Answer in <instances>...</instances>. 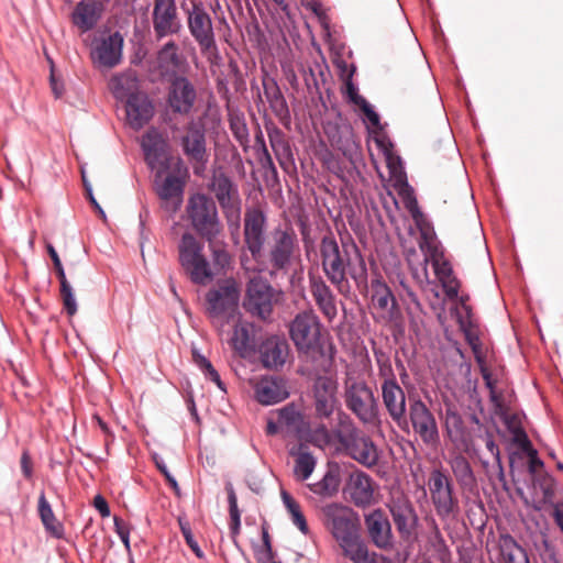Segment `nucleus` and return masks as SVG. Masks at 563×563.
I'll return each instance as SVG.
<instances>
[{
	"mask_svg": "<svg viewBox=\"0 0 563 563\" xmlns=\"http://www.w3.org/2000/svg\"><path fill=\"white\" fill-rule=\"evenodd\" d=\"M142 148L145 161L151 169H166L169 161L166 148L167 143L156 129H150L142 137Z\"/></svg>",
	"mask_w": 563,
	"mask_h": 563,
	"instance_id": "obj_24",
	"label": "nucleus"
},
{
	"mask_svg": "<svg viewBox=\"0 0 563 563\" xmlns=\"http://www.w3.org/2000/svg\"><path fill=\"white\" fill-rule=\"evenodd\" d=\"M183 152L192 165L195 175L200 176L208 162L206 132L202 124L190 121L181 137Z\"/></svg>",
	"mask_w": 563,
	"mask_h": 563,
	"instance_id": "obj_16",
	"label": "nucleus"
},
{
	"mask_svg": "<svg viewBox=\"0 0 563 563\" xmlns=\"http://www.w3.org/2000/svg\"><path fill=\"white\" fill-rule=\"evenodd\" d=\"M269 144L273 151L288 143L285 133L277 126H266Z\"/></svg>",
	"mask_w": 563,
	"mask_h": 563,
	"instance_id": "obj_56",
	"label": "nucleus"
},
{
	"mask_svg": "<svg viewBox=\"0 0 563 563\" xmlns=\"http://www.w3.org/2000/svg\"><path fill=\"white\" fill-rule=\"evenodd\" d=\"M338 380L333 376L317 375L311 386L312 418L314 422L329 423L336 416L340 426L341 402L338 396Z\"/></svg>",
	"mask_w": 563,
	"mask_h": 563,
	"instance_id": "obj_7",
	"label": "nucleus"
},
{
	"mask_svg": "<svg viewBox=\"0 0 563 563\" xmlns=\"http://www.w3.org/2000/svg\"><path fill=\"white\" fill-rule=\"evenodd\" d=\"M309 290L319 310L332 321L338 314V309L335 295L330 286L321 276L309 275Z\"/></svg>",
	"mask_w": 563,
	"mask_h": 563,
	"instance_id": "obj_28",
	"label": "nucleus"
},
{
	"mask_svg": "<svg viewBox=\"0 0 563 563\" xmlns=\"http://www.w3.org/2000/svg\"><path fill=\"white\" fill-rule=\"evenodd\" d=\"M276 419L269 418L266 424V433L268 435L283 434V437H297L306 440L307 430L310 426L316 424L313 420L306 422L305 415L294 402L275 411Z\"/></svg>",
	"mask_w": 563,
	"mask_h": 563,
	"instance_id": "obj_11",
	"label": "nucleus"
},
{
	"mask_svg": "<svg viewBox=\"0 0 563 563\" xmlns=\"http://www.w3.org/2000/svg\"><path fill=\"white\" fill-rule=\"evenodd\" d=\"M382 398L390 418L398 424L406 418V395L398 383L382 384Z\"/></svg>",
	"mask_w": 563,
	"mask_h": 563,
	"instance_id": "obj_31",
	"label": "nucleus"
},
{
	"mask_svg": "<svg viewBox=\"0 0 563 563\" xmlns=\"http://www.w3.org/2000/svg\"><path fill=\"white\" fill-rule=\"evenodd\" d=\"M55 273L58 277L60 288H59V295L62 302L64 305V308L68 316H74L77 312V303L75 300V296L73 292V288L66 277L65 271L63 265L55 267Z\"/></svg>",
	"mask_w": 563,
	"mask_h": 563,
	"instance_id": "obj_47",
	"label": "nucleus"
},
{
	"mask_svg": "<svg viewBox=\"0 0 563 563\" xmlns=\"http://www.w3.org/2000/svg\"><path fill=\"white\" fill-rule=\"evenodd\" d=\"M405 205H406V208L408 209V211L410 212L411 217L416 221L417 225L424 222V220L422 219V212L420 211V209L418 207V202H417L416 198L408 197L405 200Z\"/></svg>",
	"mask_w": 563,
	"mask_h": 563,
	"instance_id": "obj_62",
	"label": "nucleus"
},
{
	"mask_svg": "<svg viewBox=\"0 0 563 563\" xmlns=\"http://www.w3.org/2000/svg\"><path fill=\"white\" fill-rule=\"evenodd\" d=\"M253 387L256 400L265 406L283 401L289 396L286 380L282 377L264 376Z\"/></svg>",
	"mask_w": 563,
	"mask_h": 563,
	"instance_id": "obj_26",
	"label": "nucleus"
},
{
	"mask_svg": "<svg viewBox=\"0 0 563 563\" xmlns=\"http://www.w3.org/2000/svg\"><path fill=\"white\" fill-rule=\"evenodd\" d=\"M346 93L350 101L360 107L364 115L374 126L379 125V115L374 111L373 107L367 102V100L358 95L357 88L352 81L346 82Z\"/></svg>",
	"mask_w": 563,
	"mask_h": 563,
	"instance_id": "obj_48",
	"label": "nucleus"
},
{
	"mask_svg": "<svg viewBox=\"0 0 563 563\" xmlns=\"http://www.w3.org/2000/svg\"><path fill=\"white\" fill-rule=\"evenodd\" d=\"M298 249L297 235L292 228H275L271 233L267 249L263 246L260 258H253L258 272H267L269 276L287 273Z\"/></svg>",
	"mask_w": 563,
	"mask_h": 563,
	"instance_id": "obj_3",
	"label": "nucleus"
},
{
	"mask_svg": "<svg viewBox=\"0 0 563 563\" xmlns=\"http://www.w3.org/2000/svg\"><path fill=\"white\" fill-rule=\"evenodd\" d=\"M289 335L299 353L308 355L318 351L321 338L318 316L312 310L298 313L289 324Z\"/></svg>",
	"mask_w": 563,
	"mask_h": 563,
	"instance_id": "obj_10",
	"label": "nucleus"
},
{
	"mask_svg": "<svg viewBox=\"0 0 563 563\" xmlns=\"http://www.w3.org/2000/svg\"><path fill=\"white\" fill-rule=\"evenodd\" d=\"M186 213L191 228L202 239L210 240L222 232L216 202L205 194L189 197Z\"/></svg>",
	"mask_w": 563,
	"mask_h": 563,
	"instance_id": "obj_8",
	"label": "nucleus"
},
{
	"mask_svg": "<svg viewBox=\"0 0 563 563\" xmlns=\"http://www.w3.org/2000/svg\"><path fill=\"white\" fill-rule=\"evenodd\" d=\"M346 492L356 507L365 508L374 501L375 483L366 473L355 471L347 479Z\"/></svg>",
	"mask_w": 563,
	"mask_h": 563,
	"instance_id": "obj_25",
	"label": "nucleus"
},
{
	"mask_svg": "<svg viewBox=\"0 0 563 563\" xmlns=\"http://www.w3.org/2000/svg\"><path fill=\"white\" fill-rule=\"evenodd\" d=\"M264 95L269 103L276 102L284 97L277 82L274 79L263 81Z\"/></svg>",
	"mask_w": 563,
	"mask_h": 563,
	"instance_id": "obj_58",
	"label": "nucleus"
},
{
	"mask_svg": "<svg viewBox=\"0 0 563 563\" xmlns=\"http://www.w3.org/2000/svg\"><path fill=\"white\" fill-rule=\"evenodd\" d=\"M102 9V3L99 1H80L73 11V23L81 32H87L96 26L101 16Z\"/></svg>",
	"mask_w": 563,
	"mask_h": 563,
	"instance_id": "obj_35",
	"label": "nucleus"
},
{
	"mask_svg": "<svg viewBox=\"0 0 563 563\" xmlns=\"http://www.w3.org/2000/svg\"><path fill=\"white\" fill-rule=\"evenodd\" d=\"M158 67L165 71H176L181 65V56L178 45L174 41H169L163 45L157 53Z\"/></svg>",
	"mask_w": 563,
	"mask_h": 563,
	"instance_id": "obj_45",
	"label": "nucleus"
},
{
	"mask_svg": "<svg viewBox=\"0 0 563 563\" xmlns=\"http://www.w3.org/2000/svg\"><path fill=\"white\" fill-rule=\"evenodd\" d=\"M191 354L194 363L205 373L206 377H208L211 382L216 383L220 389L224 390V386L220 378V375L213 367V365L210 363V361L207 360L202 354H200V352L196 347H192Z\"/></svg>",
	"mask_w": 563,
	"mask_h": 563,
	"instance_id": "obj_50",
	"label": "nucleus"
},
{
	"mask_svg": "<svg viewBox=\"0 0 563 563\" xmlns=\"http://www.w3.org/2000/svg\"><path fill=\"white\" fill-rule=\"evenodd\" d=\"M306 440L320 450H325L338 441L340 449L361 465L372 468L378 463L376 445L355 427L345 412H340V428L331 429L328 423L318 422L308 428Z\"/></svg>",
	"mask_w": 563,
	"mask_h": 563,
	"instance_id": "obj_2",
	"label": "nucleus"
},
{
	"mask_svg": "<svg viewBox=\"0 0 563 563\" xmlns=\"http://www.w3.org/2000/svg\"><path fill=\"white\" fill-rule=\"evenodd\" d=\"M378 375L384 380L382 384L397 383L390 361L384 355L377 357Z\"/></svg>",
	"mask_w": 563,
	"mask_h": 563,
	"instance_id": "obj_54",
	"label": "nucleus"
},
{
	"mask_svg": "<svg viewBox=\"0 0 563 563\" xmlns=\"http://www.w3.org/2000/svg\"><path fill=\"white\" fill-rule=\"evenodd\" d=\"M262 156L260 157V163L264 169L269 172L272 175H277L276 166L273 162V158L268 152V150H265L264 152H261Z\"/></svg>",
	"mask_w": 563,
	"mask_h": 563,
	"instance_id": "obj_64",
	"label": "nucleus"
},
{
	"mask_svg": "<svg viewBox=\"0 0 563 563\" xmlns=\"http://www.w3.org/2000/svg\"><path fill=\"white\" fill-rule=\"evenodd\" d=\"M20 465L24 477L31 479L33 476V462L26 450L22 452Z\"/></svg>",
	"mask_w": 563,
	"mask_h": 563,
	"instance_id": "obj_63",
	"label": "nucleus"
},
{
	"mask_svg": "<svg viewBox=\"0 0 563 563\" xmlns=\"http://www.w3.org/2000/svg\"><path fill=\"white\" fill-rule=\"evenodd\" d=\"M228 500H229V511H230V518H231L230 528H231L232 533L235 536L240 532L241 521H240V511L238 508V499H236V495H235L233 488L229 489Z\"/></svg>",
	"mask_w": 563,
	"mask_h": 563,
	"instance_id": "obj_52",
	"label": "nucleus"
},
{
	"mask_svg": "<svg viewBox=\"0 0 563 563\" xmlns=\"http://www.w3.org/2000/svg\"><path fill=\"white\" fill-rule=\"evenodd\" d=\"M239 289L233 280H224L206 295L207 314L220 335L224 333L225 322L234 321L238 312Z\"/></svg>",
	"mask_w": 563,
	"mask_h": 563,
	"instance_id": "obj_5",
	"label": "nucleus"
},
{
	"mask_svg": "<svg viewBox=\"0 0 563 563\" xmlns=\"http://www.w3.org/2000/svg\"><path fill=\"white\" fill-rule=\"evenodd\" d=\"M344 402L346 408L363 423H373L378 418V402L367 384L353 377L344 382Z\"/></svg>",
	"mask_w": 563,
	"mask_h": 563,
	"instance_id": "obj_9",
	"label": "nucleus"
},
{
	"mask_svg": "<svg viewBox=\"0 0 563 563\" xmlns=\"http://www.w3.org/2000/svg\"><path fill=\"white\" fill-rule=\"evenodd\" d=\"M343 555L349 558L353 563H373L366 544L360 539L358 530L339 541Z\"/></svg>",
	"mask_w": 563,
	"mask_h": 563,
	"instance_id": "obj_38",
	"label": "nucleus"
},
{
	"mask_svg": "<svg viewBox=\"0 0 563 563\" xmlns=\"http://www.w3.org/2000/svg\"><path fill=\"white\" fill-rule=\"evenodd\" d=\"M460 452L451 457L449 464L457 483L463 488H472L476 484L474 472L468 460Z\"/></svg>",
	"mask_w": 563,
	"mask_h": 563,
	"instance_id": "obj_42",
	"label": "nucleus"
},
{
	"mask_svg": "<svg viewBox=\"0 0 563 563\" xmlns=\"http://www.w3.org/2000/svg\"><path fill=\"white\" fill-rule=\"evenodd\" d=\"M188 29L202 53L217 48L211 16L201 4L188 11Z\"/></svg>",
	"mask_w": 563,
	"mask_h": 563,
	"instance_id": "obj_21",
	"label": "nucleus"
},
{
	"mask_svg": "<svg viewBox=\"0 0 563 563\" xmlns=\"http://www.w3.org/2000/svg\"><path fill=\"white\" fill-rule=\"evenodd\" d=\"M114 529L126 549H130V529L129 526L120 518L114 517Z\"/></svg>",
	"mask_w": 563,
	"mask_h": 563,
	"instance_id": "obj_61",
	"label": "nucleus"
},
{
	"mask_svg": "<svg viewBox=\"0 0 563 563\" xmlns=\"http://www.w3.org/2000/svg\"><path fill=\"white\" fill-rule=\"evenodd\" d=\"M123 37L115 32L104 38L92 52V57L101 66L112 68L120 63Z\"/></svg>",
	"mask_w": 563,
	"mask_h": 563,
	"instance_id": "obj_32",
	"label": "nucleus"
},
{
	"mask_svg": "<svg viewBox=\"0 0 563 563\" xmlns=\"http://www.w3.org/2000/svg\"><path fill=\"white\" fill-rule=\"evenodd\" d=\"M444 429L446 437L454 449L460 452H468L472 444V434L466 428L462 416L455 406L446 405L444 413Z\"/></svg>",
	"mask_w": 563,
	"mask_h": 563,
	"instance_id": "obj_23",
	"label": "nucleus"
},
{
	"mask_svg": "<svg viewBox=\"0 0 563 563\" xmlns=\"http://www.w3.org/2000/svg\"><path fill=\"white\" fill-rule=\"evenodd\" d=\"M166 101L174 114L190 117L198 102L197 89L187 77L176 76L168 86Z\"/></svg>",
	"mask_w": 563,
	"mask_h": 563,
	"instance_id": "obj_17",
	"label": "nucleus"
},
{
	"mask_svg": "<svg viewBox=\"0 0 563 563\" xmlns=\"http://www.w3.org/2000/svg\"><path fill=\"white\" fill-rule=\"evenodd\" d=\"M282 498L286 509L291 516L292 523L303 533L309 531L308 523L305 515L301 511L300 505L286 492H282Z\"/></svg>",
	"mask_w": 563,
	"mask_h": 563,
	"instance_id": "obj_49",
	"label": "nucleus"
},
{
	"mask_svg": "<svg viewBox=\"0 0 563 563\" xmlns=\"http://www.w3.org/2000/svg\"><path fill=\"white\" fill-rule=\"evenodd\" d=\"M441 286L449 299H455L459 296L460 290V282L455 277L454 273L450 274L448 277H443L439 279Z\"/></svg>",
	"mask_w": 563,
	"mask_h": 563,
	"instance_id": "obj_55",
	"label": "nucleus"
},
{
	"mask_svg": "<svg viewBox=\"0 0 563 563\" xmlns=\"http://www.w3.org/2000/svg\"><path fill=\"white\" fill-rule=\"evenodd\" d=\"M499 550L505 563H530L526 550L509 536H501Z\"/></svg>",
	"mask_w": 563,
	"mask_h": 563,
	"instance_id": "obj_44",
	"label": "nucleus"
},
{
	"mask_svg": "<svg viewBox=\"0 0 563 563\" xmlns=\"http://www.w3.org/2000/svg\"><path fill=\"white\" fill-rule=\"evenodd\" d=\"M372 306L379 317L386 321L394 319L398 311V303L390 288L380 278H374L371 282Z\"/></svg>",
	"mask_w": 563,
	"mask_h": 563,
	"instance_id": "obj_27",
	"label": "nucleus"
},
{
	"mask_svg": "<svg viewBox=\"0 0 563 563\" xmlns=\"http://www.w3.org/2000/svg\"><path fill=\"white\" fill-rule=\"evenodd\" d=\"M289 455L295 460L294 476L296 479L300 482L307 481L317 465V459L310 451L307 442L292 445L289 450Z\"/></svg>",
	"mask_w": 563,
	"mask_h": 563,
	"instance_id": "obj_36",
	"label": "nucleus"
},
{
	"mask_svg": "<svg viewBox=\"0 0 563 563\" xmlns=\"http://www.w3.org/2000/svg\"><path fill=\"white\" fill-rule=\"evenodd\" d=\"M109 88L115 99L121 101H126L132 96L142 93L139 91L135 75L131 73L113 76L110 79Z\"/></svg>",
	"mask_w": 563,
	"mask_h": 563,
	"instance_id": "obj_40",
	"label": "nucleus"
},
{
	"mask_svg": "<svg viewBox=\"0 0 563 563\" xmlns=\"http://www.w3.org/2000/svg\"><path fill=\"white\" fill-rule=\"evenodd\" d=\"M341 478L338 467H330L323 477L313 484H309L308 488L316 495L330 498L338 494Z\"/></svg>",
	"mask_w": 563,
	"mask_h": 563,
	"instance_id": "obj_43",
	"label": "nucleus"
},
{
	"mask_svg": "<svg viewBox=\"0 0 563 563\" xmlns=\"http://www.w3.org/2000/svg\"><path fill=\"white\" fill-rule=\"evenodd\" d=\"M210 190L223 210L229 227L238 229L241 218V199L236 185L225 174L219 173L213 175Z\"/></svg>",
	"mask_w": 563,
	"mask_h": 563,
	"instance_id": "obj_14",
	"label": "nucleus"
},
{
	"mask_svg": "<svg viewBox=\"0 0 563 563\" xmlns=\"http://www.w3.org/2000/svg\"><path fill=\"white\" fill-rule=\"evenodd\" d=\"M233 328V333L229 339L231 347L244 356L253 350V325L246 321L241 320L240 314L235 316L234 321L225 322V325Z\"/></svg>",
	"mask_w": 563,
	"mask_h": 563,
	"instance_id": "obj_34",
	"label": "nucleus"
},
{
	"mask_svg": "<svg viewBox=\"0 0 563 563\" xmlns=\"http://www.w3.org/2000/svg\"><path fill=\"white\" fill-rule=\"evenodd\" d=\"M230 129L239 144L246 148L249 145V129L244 118L240 115L231 117Z\"/></svg>",
	"mask_w": 563,
	"mask_h": 563,
	"instance_id": "obj_51",
	"label": "nucleus"
},
{
	"mask_svg": "<svg viewBox=\"0 0 563 563\" xmlns=\"http://www.w3.org/2000/svg\"><path fill=\"white\" fill-rule=\"evenodd\" d=\"M428 486L431 500L440 517H449L457 511L459 499L454 494L453 482L443 470L434 468L431 471Z\"/></svg>",
	"mask_w": 563,
	"mask_h": 563,
	"instance_id": "obj_13",
	"label": "nucleus"
},
{
	"mask_svg": "<svg viewBox=\"0 0 563 563\" xmlns=\"http://www.w3.org/2000/svg\"><path fill=\"white\" fill-rule=\"evenodd\" d=\"M365 525L369 537L378 548H387L390 545V525L380 509L374 510L367 515L365 517Z\"/></svg>",
	"mask_w": 563,
	"mask_h": 563,
	"instance_id": "obj_37",
	"label": "nucleus"
},
{
	"mask_svg": "<svg viewBox=\"0 0 563 563\" xmlns=\"http://www.w3.org/2000/svg\"><path fill=\"white\" fill-rule=\"evenodd\" d=\"M152 25L156 40L176 35L181 31L176 0H154Z\"/></svg>",
	"mask_w": 563,
	"mask_h": 563,
	"instance_id": "obj_19",
	"label": "nucleus"
},
{
	"mask_svg": "<svg viewBox=\"0 0 563 563\" xmlns=\"http://www.w3.org/2000/svg\"><path fill=\"white\" fill-rule=\"evenodd\" d=\"M37 511L46 532L55 539H63L65 536L64 525L56 518L43 492L38 496Z\"/></svg>",
	"mask_w": 563,
	"mask_h": 563,
	"instance_id": "obj_39",
	"label": "nucleus"
},
{
	"mask_svg": "<svg viewBox=\"0 0 563 563\" xmlns=\"http://www.w3.org/2000/svg\"><path fill=\"white\" fill-rule=\"evenodd\" d=\"M266 216L256 207L246 209L244 213V243L252 258H260L265 246Z\"/></svg>",
	"mask_w": 563,
	"mask_h": 563,
	"instance_id": "obj_20",
	"label": "nucleus"
},
{
	"mask_svg": "<svg viewBox=\"0 0 563 563\" xmlns=\"http://www.w3.org/2000/svg\"><path fill=\"white\" fill-rule=\"evenodd\" d=\"M511 435L512 442L518 445L525 453L533 448L523 428L516 430L511 433Z\"/></svg>",
	"mask_w": 563,
	"mask_h": 563,
	"instance_id": "obj_60",
	"label": "nucleus"
},
{
	"mask_svg": "<svg viewBox=\"0 0 563 563\" xmlns=\"http://www.w3.org/2000/svg\"><path fill=\"white\" fill-rule=\"evenodd\" d=\"M276 159L278 161L280 167L284 170H287L289 165L292 164V153L289 143L276 148L273 151Z\"/></svg>",
	"mask_w": 563,
	"mask_h": 563,
	"instance_id": "obj_57",
	"label": "nucleus"
},
{
	"mask_svg": "<svg viewBox=\"0 0 563 563\" xmlns=\"http://www.w3.org/2000/svg\"><path fill=\"white\" fill-rule=\"evenodd\" d=\"M279 295L280 291L276 290L266 279L254 277L247 283L243 306L251 314L266 320L271 317Z\"/></svg>",
	"mask_w": 563,
	"mask_h": 563,
	"instance_id": "obj_12",
	"label": "nucleus"
},
{
	"mask_svg": "<svg viewBox=\"0 0 563 563\" xmlns=\"http://www.w3.org/2000/svg\"><path fill=\"white\" fill-rule=\"evenodd\" d=\"M409 419L415 433L427 445L434 448L440 441L437 420L421 399L410 400Z\"/></svg>",
	"mask_w": 563,
	"mask_h": 563,
	"instance_id": "obj_18",
	"label": "nucleus"
},
{
	"mask_svg": "<svg viewBox=\"0 0 563 563\" xmlns=\"http://www.w3.org/2000/svg\"><path fill=\"white\" fill-rule=\"evenodd\" d=\"M260 361L267 369L282 368L290 354L287 340L279 335H271L261 342L258 346Z\"/></svg>",
	"mask_w": 563,
	"mask_h": 563,
	"instance_id": "obj_22",
	"label": "nucleus"
},
{
	"mask_svg": "<svg viewBox=\"0 0 563 563\" xmlns=\"http://www.w3.org/2000/svg\"><path fill=\"white\" fill-rule=\"evenodd\" d=\"M216 239L211 238L206 241L212 256V262H210L212 272H216V275H218L230 266L232 257L228 251V245L223 241H217Z\"/></svg>",
	"mask_w": 563,
	"mask_h": 563,
	"instance_id": "obj_46",
	"label": "nucleus"
},
{
	"mask_svg": "<svg viewBox=\"0 0 563 563\" xmlns=\"http://www.w3.org/2000/svg\"><path fill=\"white\" fill-rule=\"evenodd\" d=\"M125 114L128 124L137 131L153 118L154 106L144 92L134 95L125 101Z\"/></svg>",
	"mask_w": 563,
	"mask_h": 563,
	"instance_id": "obj_29",
	"label": "nucleus"
},
{
	"mask_svg": "<svg viewBox=\"0 0 563 563\" xmlns=\"http://www.w3.org/2000/svg\"><path fill=\"white\" fill-rule=\"evenodd\" d=\"M320 257L322 272L339 294L350 292L349 277L361 291L367 290L366 264L354 243L340 245L333 235H325L320 242Z\"/></svg>",
	"mask_w": 563,
	"mask_h": 563,
	"instance_id": "obj_1",
	"label": "nucleus"
},
{
	"mask_svg": "<svg viewBox=\"0 0 563 563\" xmlns=\"http://www.w3.org/2000/svg\"><path fill=\"white\" fill-rule=\"evenodd\" d=\"M164 169H157L155 191L161 200V207L169 216L175 214L181 207L184 190L188 178V169L180 158L173 164V170L163 177Z\"/></svg>",
	"mask_w": 563,
	"mask_h": 563,
	"instance_id": "obj_6",
	"label": "nucleus"
},
{
	"mask_svg": "<svg viewBox=\"0 0 563 563\" xmlns=\"http://www.w3.org/2000/svg\"><path fill=\"white\" fill-rule=\"evenodd\" d=\"M456 317L460 329L464 333L467 343L472 347L476 361L482 364V343L479 340L476 321L473 318L471 306L463 302V310H457Z\"/></svg>",
	"mask_w": 563,
	"mask_h": 563,
	"instance_id": "obj_33",
	"label": "nucleus"
},
{
	"mask_svg": "<svg viewBox=\"0 0 563 563\" xmlns=\"http://www.w3.org/2000/svg\"><path fill=\"white\" fill-rule=\"evenodd\" d=\"M321 521L331 536L339 541L357 531V519L353 510L341 503H329L320 508Z\"/></svg>",
	"mask_w": 563,
	"mask_h": 563,
	"instance_id": "obj_15",
	"label": "nucleus"
},
{
	"mask_svg": "<svg viewBox=\"0 0 563 563\" xmlns=\"http://www.w3.org/2000/svg\"><path fill=\"white\" fill-rule=\"evenodd\" d=\"M429 262L432 264V267L434 269V274L438 279H441L443 277H448L450 274L453 273V268L451 263L446 260L444 253L440 254L437 257H433L429 260Z\"/></svg>",
	"mask_w": 563,
	"mask_h": 563,
	"instance_id": "obj_53",
	"label": "nucleus"
},
{
	"mask_svg": "<svg viewBox=\"0 0 563 563\" xmlns=\"http://www.w3.org/2000/svg\"><path fill=\"white\" fill-rule=\"evenodd\" d=\"M178 262L186 276L197 285H207L216 276L203 253V243L190 232H185L178 243Z\"/></svg>",
	"mask_w": 563,
	"mask_h": 563,
	"instance_id": "obj_4",
	"label": "nucleus"
},
{
	"mask_svg": "<svg viewBox=\"0 0 563 563\" xmlns=\"http://www.w3.org/2000/svg\"><path fill=\"white\" fill-rule=\"evenodd\" d=\"M179 523H180V529H181L183 536L186 540V543L195 552V554L198 558H201L202 552H201L197 541L194 539V536L191 533V529H190L189 525L187 522L183 523L181 521H179Z\"/></svg>",
	"mask_w": 563,
	"mask_h": 563,
	"instance_id": "obj_59",
	"label": "nucleus"
},
{
	"mask_svg": "<svg viewBox=\"0 0 563 563\" xmlns=\"http://www.w3.org/2000/svg\"><path fill=\"white\" fill-rule=\"evenodd\" d=\"M389 510L398 532L408 538L417 522V516L409 499L404 496L393 498Z\"/></svg>",
	"mask_w": 563,
	"mask_h": 563,
	"instance_id": "obj_30",
	"label": "nucleus"
},
{
	"mask_svg": "<svg viewBox=\"0 0 563 563\" xmlns=\"http://www.w3.org/2000/svg\"><path fill=\"white\" fill-rule=\"evenodd\" d=\"M418 228L420 231L419 247L424 254L426 263H428L429 260L444 253V249L430 223L422 222L418 224Z\"/></svg>",
	"mask_w": 563,
	"mask_h": 563,
	"instance_id": "obj_41",
	"label": "nucleus"
}]
</instances>
